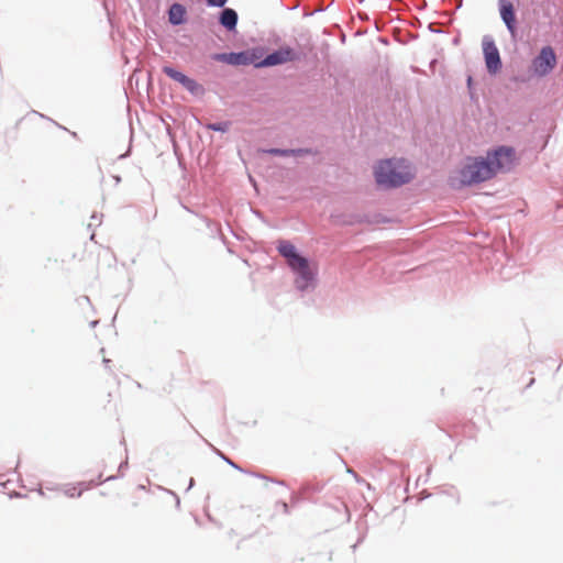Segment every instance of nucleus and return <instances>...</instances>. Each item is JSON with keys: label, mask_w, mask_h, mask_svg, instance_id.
I'll list each match as a JSON object with an SVG mask.
<instances>
[{"label": "nucleus", "mask_w": 563, "mask_h": 563, "mask_svg": "<svg viewBox=\"0 0 563 563\" xmlns=\"http://www.w3.org/2000/svg\"><path fill=\"white\" fill-rule=\"evenodd\" d=\"M483 53L488 73L492 75L499 73L501 69V59L499 51L492 38L485 37L483 40Z\"/></svg>", "instance_id": "obj_5"}, {"label": "nucleus", "mask_w": 563, "mask_h": 563, "mask_svg": "<svg viewBox=\"0 0 563 563\" xmlns=\"http://www.w3.org/2000/svg\"><path fill=\"white\" fill-rule=\"evenodd\" d=\"M82 493V489H77L76 487L68 488L65 490V494L69 497H79Z\"/></svg>", "instance_id": "obj_12"}, {"label": "nucleus", "mask_w": 563, "mask_h": 563, "mask_svg": "<svg viewBox=\"0 0 563 563\" xmlns=\"http://www.w3.org/2000/svg\"><path fill=\"white\" fill-rule=\"evenodd\" d=\"M307 151H303V150H298V151H295V150H278V148H275V150H271L269 153L272 154H275V155H283V156H287V155H301L303 153H306Z\"/></svg>", "instance_id": "obj_11"}, {"label": "nucleus", "mask_w": 563, "mask_h": 563, "mask_svg": "<svg viewBox=\"0 0 563 563\" xmlns=\"http://www.w3.org/2000/svg\"><path fill=\"white\" fill-rule=\"evenodd\" d=\"M500 18L506 24L511 35L516 34V13L515 7L510 0H498Z\"/></svg>", "instance_id": "obj_8"}, {"label": "nucleus", "mask_w": 563, "mask_h": 563, "mask_svg": "<svg viewBox=\"0 0 563 563\" xmlns=\"http://www.w3.org/2000/svg\"><path fill=\"white\" fill-rule=\"evenodd\" d=\"M297 53L289 46H283L276 52L267 55L260 64L261 66H275L297 59Z\"/></svg>", "instance_id": "obj_6"}, {"label": "nucleus", "mask_w": 563, "mask_h": 563, "mask_svg": "<svg viewBox=\"0 0 563 563\" xmlns=\"http://www.w3.org/2000/svg\"><path fill=\"white\" fill-rule=\"evenodd\" d=\"M512 147L499 146L488 152L486 157H467L459 170V180L463 186H471L492 179L499 172L509 170L515 163Z\"/></svg>", "instance_id": "obj_1"}, {"label": "nucleus", "mask_w": 563, "mask_h": 563, "mask_svg": "<svg viewBox=\"0 0 563 563\" xmlns=\"http://www.w3.org/2000/svg\"><path fill=\"white\" fill-rule=\"evenodd\" d=\"M556 66V55L551 46H544L532 60L531 69L538 77H544Z\"/></svg>", "instance_id": "obj_4"}, {"label": "nucleus", "mask_w": 563, "mask_h": 563, "mask_svg": "<svg viewBox=\"0 0 563 563\" xmlns=\"http://www.w3.org/2000/svg\"><path fill=\"white\" fill-rule=\"evenodd\" d=\"M228 0H207V3L212 7H223Z\"/></svg>", "instance_id": "obj_13"}, {"label": "nucleus", "mask_w": 563, "mask_h": 563, "mask_svg": "<svg viewBox=\"0 0 563 563\" xmlns=\"http://www.w3.org/2000/svg\"><path fill=\"white\" fill-rule=\"evenodd\" d=\"M377 185L391 188L409 183L413 176L411 165L401 158L380 161L374 168Z\"/></svg>", "instance_id": "obj_2"}, {"label": "nucleus", "mask_w": 563, "mask_h": 563, "mask_svg": "<svg viewBox=\"0 0 563 563\" xmlns=\"http://www.w3.org/2000/svg\"><path fill=\"white\" fill-rule=\"evenodd\" d=\"M163 71L175 81H178L183 85L184 88H186L188 91H190L194 95L202 93L203 88L194 79L187 77L185 74L174 69L173 67L165 66L163 68Z\"/></svg>", "instance_id": "obj_7"}, {"label": "nucleus", "mask_w": 563, "mask_h": 563, "mask_svg": "<svg viewBox=\"0 0 563 563\" xmlns=\"http://www.w3.org/2000/svg\"><path fill=\"white\" fill-rule=\"evenodd\" d=\"M238 14L233 9H224L220 15V23L229 30L235 27Z\"/></svg>", "instance_id": "obj_10"}, {"label": "nucleus", "mask_w": 563, "mask_h": 563, "mask_svg": "<svg viewBox=\"0 0 563 563\" xmlns=\"http://www.w3.org/2000/svg\"><path fill=\"white\" fill-rule=\"evenodd\" d=\"M186 9L179 3H174L168 11L169 22L174 25L181 24L185 21Z\"/></svg>", "instance_id": "obj_9"}, {"label": "nucleus", "mask_w": 563, "mask_h": 563, "mask_svg": "<svg viewBox=\"0 0 563 563\" xmlns=\"http://www.w3.org/2000/svg\"><path fill=\"white\" fill-rule=\"evenodd\" d=\"M209 129H211L213 131H225L227 124H221V123L210 124Z\"/></svg>", "instance_id": "obj_14"}, {"label": "nucleus", "mask_w": 563, "mask_h": 563, "mask_svg": "<svg viewBox=\"0 0 563 563\" xmlns=\"http://www.w3.org/2000/svg\"><path fill=\"white\" fill-rule=\"evenodd\" d=\"M277 250L286 258L288 266L298 274L296 279L297 287L301 290L306 289L313 279V272L308 260L301 256L289 241H279Z\"/></svg>", "instance_id": "obj_3"}]
</instances>
